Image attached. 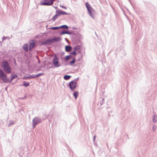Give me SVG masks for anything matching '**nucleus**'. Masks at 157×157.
<instances>
[{
  "label": "nucleus",
  "instance_id": "393cba45",
  "mask_svg": "<svg viewBox=\"0 0 157 157\" xmlns=\"http://www.w3.org/2000/svg\"><path fill=\"white\" fill-rule=\"evenodd\" d=\"M71 57V56H67L65 57V59L66 60H67L69 59H70Z\"/></svg>",
  "mask_w": 157,
  "mask_h": 157
},
{
  "label": "nucleus",
  "instance_id": "0eeeda50",
  "mask_svg": "<svg viewBox=\"0 0 157 157\" xmlns=\"http://www.w3.org/2000/svg\"><path fill=\"white\" fill-rule=\"evenodd\" d=\"M43 2L41 3V5H50L52 4L53 2L52 1H48V0H43Z\"/></svg>",
  "mask_w": 157,
  "mask_h": 157
},
{
  "label": "nucleus",
  "instance_id": "5701e85b",
  "mask_svg": "<svg viewBox=\"0 0 157 157\" xmlns=\"http://www.w3.org/2000/svg\"><path fill=\"white\" fill-rule=\"evenodd\" d=\"M58 17V16L56 14L52 17V19L53 20V21H55Z\"/></svg>",
  "mask_w": 157,
  "mask_h": 157
},
{
  "label": "nucleus",
  "instance_id": "4468645a",
  "mask_svg": "<svg viewBox=\"0 0 157 157\" xmlns=\"http://www.w3.org/2000/svg\"><path fill=\"white\" fill-rule=\"evenodd\" d=\"M72 49L71 47L70 46H66L65 47V50L67 52H69Z\"/></svg>",
  "mask_w": 157,
  "mask_h": 157
},
{
  "label": "nucleus",
  "instance_id": "a211bd4d",
  "mask_svg": "<svg viewBox=\"0 0 157 157\" xmlns=\"http://www.w3.org/2000/svg\"><path fill=\"white\" fill-rule=\"evenodd\" d=\"M71 76L70 75H65L64 77V78L65 80H68L69 79Z\"/></svg>",
  "mask_w": 157,
  "mask_h": 157
},
{
  "label": "nucleus",
  "instance_id": "1a4fd4ad",
  "mask_svg": "<svg viewBox=\"0 0 157 157\" xmlns=\"http://www.w3.org/2000/svg\"><path fill=\"white\" fill-rule=\"evenodd\" d=\"M56 15L58 17L60 15H67V13L62 10H56Z\"/></svg>",
  "mask_w": 157,
  "mask_h": 157
},
{
  "label": "nucleus",
  "instance_id": "6e6552de",
  "mask_svg": "<svg viewBox=\"0 0 157 157\" xmlns=\"http://www.w3.org/2000/svg\"><path fill=\"white\" fill-rule=\"evenodd\" d=\"M40 122L39 119L36 117H35L33 120V127L34 128H35L36 124Z\"/></svg>",
  "mask_w": 157,
  "mask_h": 157
},
{
  "label": "nucleus",
  "instance_id": "a878e982",
  "mask_svg": "<svg viewBox=\"0 0 157 157\" xmlns=\"http://www.w3.org/2000/svg\"><path fill=\"white\" fill-rule=\"evenodd\" d=\"M71 55H74V56H75V55H76L77 53H76V52H71Z\"/></svg>",
  "mask_w": 157,
  "mask_h": 157
},
{
  "label": "nucleus",
  "instance_id": "f257e3e1",
  "mask_svg": "<svg viewBox=\"0 0 157 157\" xmlns=\"http://www.w3.org/2000/svg\"><path fill=\"white\" fill-rule=\"evenodd\" d=\"M1 66L3 70L6 73H10L11 72V68L7 61H4L1 63Z\"/></svg>",
  "mask_w": 157,
  "mask_h": 157
},
{
  "label": "nucleus",
  "instance_id": "9d476101",
  "mask_svg": "<svg viewBox=\"0 0 157 157\" xmlns=\"http://www.w3.org/2000/svg\"><path fill=\"white\" fill-rule=\"evenodd\" d=\"M35 78L34 75H29L27 76H24L22 78L24 79H32Z\"/></svg>",
  "mask_w": 157,
  "mask_h": 157
},
{
  "label": "nucleus",
  "instance_id": "f03ea898",
  "mask_svg": "<svg viewBox=\"0 0 157 157\" xmlns=\"http://www.w3.org/2000/svg\"><path fill=\"white\" fill-rule=\"evenodd\" d=\"M0 78L4 82H9V78H7V76L1 70H0Z\"/></svg>",
  "mask_w": 157,
  "mask_h": 157
},
{
  "label": "nucleus",
  "instance_id": "f8f14e48",
  "mask_svg": "<svg viewBox=\"0 0 157 157\" xmlns=\"http://www.w3.org/2000/svg\"><path fill=\"white\" fill-rule=\"evenodd\" d=\"M35 44L34 42L30 43L29 47V50H31L35 46Z\"/></svg>",
  "mask_w": 157,
  "mask_h": 157
},
{
  "label": "nucleus",
  "instance_id": "7ed1b4c3",
  "mask_svg": "<svg viewBox=\"0 0 157 157\" xmlns=\"http://www.w3.org/2000/svg\"><path fill=\"white\" fill-rule=\"evenodd\" d=\"M85 5L89 15L92 18H94L93 13L94 12V10L88 2L86 3Z\"/></svg>",
  "mask_w": 157,
  "mask_h": 157
},
{
  "label": "nucleus",
  "instance_id": "2eb2a0df",
  "mask_svg": "<svg viewBox=\"0 0 157 157\" xmlns=\"http://www.w3.org/2000/svg\"><path fill=\"white\" fill-rule=\"evenodd\" d=\"M71 34V32H68V31H63L61 33V35H62L64 34Z\"/></svg>",
  "mask_w": 157,
  "mask_h": 157
},
{
  "label": "nucleus",
  "instance_id": "39448f33",
  "mask_svg": "<svg viewBox=\"0 0 157 157\" xmlns=\"http://www.w3.org/2000/svg\"><path fill=\"white\" fill-rule=\"evenodd\" d=\"M52 63L54 66L56 67H58L60 66V64L58 61V58L56 55L54 56Z\"/></svg>",
  "mask_w": 157,
  "mask_h": 157
},
{
  "label": "nucleus",
  "instance_id": "dca6fc26",
  "mask_svg": "<svg viewBox=\"0 0 157 157\" xmlns=\"http://www.w3.org/2000/svg\"><path fill=\"white\" fill-rule=\"evenodd\" d=\"M60 28H63L64 29H67L68 27L66 25H63L59 26Z\"/></svg>",
  "mask_w": 157,
  "mask_h": 157
},
{
  "label": "nucleus",
  "instance_id": "423d86ee",
  "mask_svg": "<svg viewBox=\"0 0 157 157\" xmlns=\"http://www.w3.org/2000/svg\"><path fill=\"white\" fill-rule=\"evenodd\" d=\"M77 82L75 81H72L69 83V86L71 90L75 89L76 87Z\"/></svg>",
  "mask_w": 157,
  "mask_h": 157
},
{
  "label": "nucleus",
  "instance_id": "412c9836",
  "mask_svg": "<svg viewBox=\"0 0 157 157\" xmlns=\"http://www.w3.org/2000/svg\"><path fill=\"white\" fill-rule=\"evenodd\" d=\"M76 61L75 59L74 58L73 60L70 62V63L71 65L75 63Z\"/></svg>",
  "mask_w": 157,
  "mask_h": 157
},
{
  "label": "nucleus",
  "instance_id": "b1692460",
  "mask_svg": "<svg viewBox=\"0 0 157 157\" xmlns=\"http://www.w3.org/2000/svg\"><path fill=\"white\" fill-rule=\"evenodd\" d=\"M59 27H52L50 28V29L52 30H56L59 29Z\"/></svg>",
  "mask_w": 157,
  "mask_h": 157
},
{
  "label": "nucleus",
  "instance_id": "20e7f679",
  "mask_svg": "<svg viewBox=\"0 0 157 157\" xmlns=\"http://www.w3.org/2000/svg\"><path fill=\"white\" fill-rule=\"evenodd\" d=\"M61 40V38L59 37H55L52 39H49L47 40L45 42H42L41 43L42 45L44 44H47V43H51L56 41H58Z\"/></svg>",
  "mask_w": 157,
  "mask_h": 157
},
{
  "label": "nucleus",
  "instance_id": "f3484780",
  "mask_svg": "<svg viewBox=\"0 0 157 157\" xmlns=\"http://www.w3.org/2000/svg\"><path fill=\"white\" fill-rule=\"evenodd\" d=\"M74 96L75 99H76L78 95V91L75 92L73 94Z\"/></svg>",
  "mask_w": 157,
  "mask_h": 157
},
{
  "label": "nucleus",
  "instance_id": "bb28decb",
  "mask_svg": "<svg viewBox=\"0 0 157 157\" xmlns=\"http://www.w3.org/2000/svg\"><path fill=\"white\" fill-rule=\"evenodd\" d=\"M61 7H62V8H63V9H67V8L66 7H65L64 6H61Z\"/></svg>",
  "mask_w": 157,
  "mask_h": 157
},
{
  "label": "nucleus",
  "instance_id": "ddd939ff",
  "mask_svg": "<svg viewBox=\"0 0 157 157\" xmlns=\"http://www.w3.org/2000/svg\"><path fill=\"white\" fill-rule=\"evenodd\" d=\"M28 44H24L23 46V50L25 52L28 51Z\"/></svg>",
  "mask_w": 157,
  "mask_h": 157
},
{
  "label": "nucleus",
  "instance_id": "c85d7f7f",
  "mask_svg": "<svg viewBox=\"0 0 157 157\" xmlns=\"http://www.w3.org/2000/svg\"><path fill=\"white\" fill-rule=\"evenodd\" d=\"M95 139V137H94V140Z\"/></svg>",
  "mask_w": 157,
  "mask_h": 157
},
{
  "label": "nucleus",
  "instance_id": "aec40b11",
  "mask_svg": "<svg viewBox=\"0 0 157 157\" xmlns=\"http://www.w3.org/2000/svg\"><path fill=\"white\" fill-rule=\"evenodd\" d=\"M44 74L43 73H39V74H38L37 75H34V76L35 77V78L38 77L39 76H41L42 75H44Z\"/></svg>",
  "mask_w": 157,
  "mask_h": 157
},
{
  "label": "nucleus",
  "instance_id": "9b49d317",
  "mask_svg": "<svg viewBox=\"0 0 157 157\" xmlns=\"http://www.w3.org/2000/svg\"><path fill=\"white\" fill-rule=\"evenodd\" d=\"M17 75H11L10 77V80H9V82H11L14 78H17Z\"/></svg>",
  "mask_w": 157,
  "mask_h": 157
},
{
  "label": "nucleus",
  "instance_id": "cd10ccee",
  "mask_svg": "<svg viewBox=\"0 0 157 157\" xmlns=\"http://www.w3.org/2000/svg\"><path fill=\"white\" fill-rule=\"evenodd\" d=\"M78 46H77L75 47V49L76 50V49H78Z\"/></svg>",
  "mask_w": 157,
  "mask_h": 157
},
{
  "label": "nucleus",
  "instance_id": "4be33fe9",
  "mask_svg": "<svg viewBox=\"0 0 157 157\" xmlns=\"http://www.w3.org/2000/svg\"><path fill=\"white\" fill-rule=\"evenodd\" d=\"M29 82H24V84L23 85V86H24L25 87H28L29 86Z\"/></svg>",
  "mask_w": 157,
  "mask_h": 157
},
{
  "label": "nucleus",
  "instance_id": "6ab92c4d",
  "mask_svg": "<svg viewBox=\"0 0 157 157\" xmlns=\"http://www.w3.org/2000/svg\"><path fill=\"white\" fill-rule=\"evenodd\" d=\"M157 121V116L155 115L154 116L153 118V121L154 122H156Z\"/></svg>",
  "mask_w": 157,
  "mask_h": 157
}]
</instances>
